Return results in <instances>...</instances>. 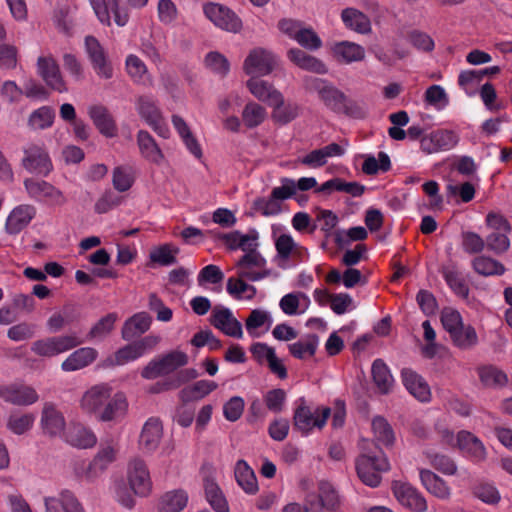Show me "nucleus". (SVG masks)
<instances>
[{
    "label": "nucleus",
    "instance_id": "obj_13",
    "mask_svg": "<svg viewBox=\"0 0 512 512\" xmlns=\"http://www.w3.org/2000/svg\"><path fill=\"white\" fill-rule=\"evenodd\" d=\"M459 141L453 130L437 129L424 135L420 140L421 150L426 154H433L453 149Z\"/></svg>",
    "mask_w": 512,
    "mask_h": 512
},
{
    "label": "nucleus",
    "instance_id": "obj_25",
    "mask_svg": "<svg viewBox=\"0 0 512 512\" xmlns=\"http://www.w3.org/2000/svg\"><path fill=\"white\" fill-rule=\"evenodd\" d=\"M128 407V400L123 392H112L110 399L105 403L97 420L100 422L118 423L127 415Z\"/></svg>",
    "mask_w": 512,
    "mask_h": 512
},
{
    "label": "nucleus",
    "instance_id": "obj_37",
    "mask_svg": "<svg viewBox=\"0 0 512 512\" xmlns=\"http://www.w3.org/2000/svg\"><path fill=\"white\" fill-rule=\"evenodd\" d=\"M88 114L102 135L108 138L116 136L117 128L115 122L106 107L92 105L88 108Z\"/></svg>",
    "mask_w": 512,
    "mask_h": 512
},
{
    "label": "nucleus",
    "instance_id": "obj_42",
    "mask_svg": "<svg viewBox=\"0 0 512 512\" xmlns=\"http://www.w3.org/2000/svg\"><path fill=\"white\" fill-rule=\"evenodd\" d=\"M420 480L425 489L433 496L446 500L450 498L451 489L448 484L430 470L420 471Z\"/></svg>",
    "mask_w": 512,
    "mask_h": 512
},
{
    "label": "nucleus",
    "instance_id": "obj_12",
    "mask_svg": "<svg viewBox=\"0 0 512 512\" xmlns=\"http://www.w3.org/2000/svg\"><path fill=\"white\" fill-rule=\"evenodd\" d=\"M23 166L31 173L48 176L53 170V164L45 147L40 144H29L24 149Z\"/></svg>",
    "mask_w": 512,
    "mask_h": 512
},
{
    "label": "nucleus",
    "instance_id": "obj_20",
    "mask_svg": "<svg viewBox=\"0 0 512 512\" xmlns=\"http://www.w3.org/2000/svg\"><path fill=\"white\" fill-rule=\"evenodd\" d=\"M119 452V445L114 440L102 442L93 460L89 463L86 476L96 477L104 472L113 462L116 461Z\"/></svg>",
    "mask_w": 512,
    "mask_h": 512
},
{
    "label": "nucleus",
    "instance_id": "obj_7",
    "mask_svg": "<svg viewBox=\"0 0 512 512\" xmlns=\"http://www.w3.org/2000/svg\"><path fill=\"white\" fill-rule=\"evenodd\" d=\"M127 481L135 495L144 497L152 490V480L146 462L140 457L132 458L127 464Z\"/></svg>",
    "mask_w": 512,
    "mask_h": 512
},
{
    "label": "nucleus",
    "instance_id": "obj_53",
    "mask_svg": "<svg viewBox=\"0 0 512 512\" xmlns=\"http://www.w3.org/2000/svg\"><path fill=\"white\" fill-rule=\"evenodd\" d=\"M207 501L215 512H229V505L217 483L206 479L204 483Z\"/></svg>",
    "mask_w": 512,
    "mask_h": 512
},
{
    "label": "nucleus",
    "instance_id": "obj_64",
    "mask_svg": "<svg viewBox=\"0 0 512 512\" xmlns=\"http://www.w3.org/2000/svg\"><path fill=\"white\" fill-rule=\"evenodd\" d=\"M263 399L269 411L281 413L286 406L287 394L284 389L275 388L266 392Z\"/></svg>",
    "mask_w": 512,
    "mask_h": 512
},
{
    "label": "nucleus",
    "instance_id": "obj_45",
    "mask_svg": "<svg viewBox=\"0 0 512 512\" xmlns=\"http://www.w3.org/2000/svg\"><path fill=\"white\" fill-rule=\"evenodd\" d=\"M235 479L238 485L247 493L255 494L258 491V483L254 471L244 460L237 461L235 465Z\"/></svg>",
    "mask_w": 512,
    "mask_h": 512
},
{
    "label": "nucleus",
    "instance_id": "obj_52",
    "mask_svg": "<svg viewBox=\"0 0 512 512\" xmlns=\"http://www.w3.org/2000/svg\"><path fill=\"white\" fill-rule=\"evenodd\" d=\"M223 239L230 249H241L245 253L257 248L258 246L256 234H242L239 231H233L225 234Z\"/></svg>",
    "mask_w": 512,
    "mask_h": 512
},
{
    "label": "nucleus",
    "instance_id": "obj_57",
    "mask_svg": "<svg viewBox=\"0 0 512 512\" xmlns=\"http://www.w3.org/2000/svg\"><path fill=\"white\" fill-rule=\"evenodd\" d=\"M372 430L378 443L389 446L394 442V432L387 420L377 416L372 420Z\"/></svg>",
    "mask_w": 512,
    "mask_h": 512
},
{
    "label": "nucleus",
    "instance_id": "obj_28",
    "mask_svg": "<svg viewBox=\"0 0 512 512\" xmlns=\"http://www.w3.org/2000/svg\"><path fill=\"white\" fill-rule=\"evenodd\" d=\"M63 436L67 443L81 449L92 448L97 443L95 433L81 423L71 424Z\"/></svg>",
    "mask_w": 512,
    "mask_h": 512
},
{
    "label": "nucleus",
    "instance_id": "obj_27",
    "mask_svg": "<svg viewBox=\"0 0 512 512\" xmlns=\"http://www.w3.org/2000/svg\"><path fill=\"white\" fill-rule=\"evenodd\" d=\"M162 437V422L159 418L150 417L142 427L139 437V447L146 453H152L158 448Z\"/></svg>",
    "mask_w": 512,
    "mask_h": 512
},
{
    "label": "nucleus",
    "instance_id": "obj_26",
    "mask_svg": "<svg viewBox=\"0 0 512 512\" xmlns=\"http://www.w3.org/2000/svg\"><path fill=\"white\" fill-rule=\"evenodd\" d=\"M40 425L43 432L50 436H61L65 433L66 422L64 416L55 404L50 402L43 405Z\"/></svg>",
    "mask_w": 512,
    "mask_h": 512
},
{
    "label": "nucleus",
    "instance_id": "obj_44",
    "mask_svg": "<svg viewBox=\"0 0 512 512\" xmlns=\"http://www.w3.org/2000/svg\"><path fill=\"white\" fill-rule=\"evenodd\" d=\"M319 342L316 334H306L289 344L288 350L293 357L304 360L315 355Z\"/></svg>",
    "mask_w": 512,
    "mask_h": 512
},
{
    "label": "nucleus",
    "instance_id": "obj_5",
    "mask_svg": "<svg viewBox=\"0 0 512 512\" xmlns=\"http://www.w3.org/2000/svg\"><path fill=\"white\" fill-rule=\"evenodd\" d=\"M83 342L75 334L51 336L33 342L31 351L40 357L50 358L69 351Z\"/></svg>",
    "mask_w": 512,
    "mask_h": 512
},
{
    "label": "nucleus",
    "instance_id": "obj_56",
    "mask_svg": "<svg viewBox=\"0 0 512 512\" xmlns=\"http://www.w3.org/2000/svg\"><path fill=\"white\" fill-rule=\"evenodd\" d=\"M272 117L275 121L286 124L294 120L299 114V107L295 103H284V97L281 94L279 104H272Z\"/></svg>",
    "mask_w": 512,
    "mask_h": 512
},
{
    "label": "nucleus",
    "instance_id": "obj_18",
    "mask_svg": "<svg viewBox=\"0 0 512 512\" xmlns=\"http://www.w3.org/2000/svg\"><path fill=\"white\" fill-rule=\"evenodd\" d=\"M210 323L229 337L236 339L243 337L242 324L228 307L215 306L210 316Z\"/></svg>",
    "mask_w": 512,
    "mask_h": 512
},
{
    "label": "nucleus",
    "instance_id": "obj_58",
    "mask_svg": "<svg viewBox=\"0 0 512 512\" xmlns=\"http://www.w3.org/2000/svg\"><path fill=\"white\" fill-rule=\"evenodd\" d=\"M472 265L475 272L483 276L502 275L505 271L501 263L485 256L476 257Z\"/></svg>",
    "mask_w": 512,
    "mask_h": 512
},
{
    "label": "nucleus",
    "instance_id": "obj_63",
    "mask_svg": "<svg viewBox=\"0 0 512 512\" xmlns=\"http://www.w3.org/2000/svg\"><path fill=\"white\" fill-rule=\"evenodd\" d=\"M165 374H169L188 363V355L180 350H174L159 357Z\"/></svg>",
    "mask_w": 512,
    "mask_h": 512
},
{
    "label": "nucleus",
    "instance_id": "obj_38",
    "mask_svg": "<svg viewBox=\"0 0 512 512\" xmlns=\"http://www.w3.org/2000/svg\"><path fill=\"white\" fill-rule=\"evenodd\" d=\"M335 58L342 63L351 64L364 60L366 52L363 46L351 41H340L333 45Z\"/></svg>",
    "mask_w": 512,
    "mask_h": 512
},
{
    "label": "nucleus",
    "instance_id": "obj_17",
    "mask_svg": "<svg viewBox=\"0 0 512 512\" xmlns=\"http://www.w3.org/2000/svg\"><path fill=\"white\" fill-rule=\"evenodd\" d=\"M306 89L316 92L325 105L331 109H338L344 102V94L327 80L306 77L304 80Z\"/></svg>",
    "mask_w": 512,
    "mask_h": 512
},
{
    "label": "nucleus",
    "instance_id": "obj_54",
    "mask_svg": "<svg viewBox=\"0 0 512 512\" xmlns=\"http://www.w3.org/2000/svg\"><path fill=\"white\" fill-rule=\"evenodd\" d=\"M267 116L264 107L256 102H248L242 111V120L246 127L255 128L262 124Z\"/></svg>",
    "mask_w": 512,
    "mask_h": 512
},
{
    "label": "nucleus",
    "instance_id": "obj_14",
    "mask_svg": "<svg viewBox=\"0 0 512 512\" xmlns=\"http://www.w3.org/2000/svg\"><path fill=\"white\" fill-rule=\"evenodd\" d=\"M0 399L15 406H30L39 400L37 391L22 383L0 385Z\"/></svg>",
    "mask_w": 512,
    "mask_h": 512
},
{
    "label": "nucleus",
    "instance_id": "obj_49",
    "mask_svg": "<svg viewBox=\"0 0 512 512\" xmlns=\"http://www.w3.org/2000/svg\"><path fill=\"white\" fill-rule=\"evenodd\" d=\"M54 120V109L50 106H41L31 112L27 124L31 130H45L53 125Z\"/></svg>",
    "mask_w": 512,
    "mask_h": 512
},
{
    "label": "nucleus",
    "instance_id": "obj_40",
    "mask_svg": "<svg viewBox=\"0 0 512 512\" xmlns=\"http://www.w3.org/2000/svg\"><path fill=\"white\" fill-rule=\"evenodd\" d=\"M310 306V298L302 292L285 294L279 301L281 311L287 316L304 314Z\"/></svg>",
    "mask_w": 512,
    "mask_h": 512
},
{
    "label": "nucleus",
    "instance_id": "obj_61",
    "mask_svg": "<svg viewBox=\"0 0 512 512\" xmlns=\"http://www.w3.org/2000/svg\"><path fill=\"white\" fill-rule=\"evenodd\" d=\"M134 182L132 168L128 166H118L113 170L112 183L119 192H125L131 188Z\"/></svg>",
    "mask_w": 512,
    "mask_h": 512
},
{
    "label": "nucleus",
    "instance_id": "obj_23",
    "mask_svg": "<svg viewBox=\"0 0 512 512\" xmlns=\"http://www.w3.org/2000/svg\"><path fill=\"white\" fill-rule=\"evenodd\" d=\"M36 207L31 204H20L14 207L5 221V231L9 235H17L35 218Z\"/></svg>",
    "mask_w": 512,
    "mask_h": 512
},
{
    "label": "nucleus",
    "instance_id": "obj_24",
    "mask_svg": "<svg viewBox=\"0 0 512 512\" xmlns=\"http://www.w3.org/2000/svg\"><path fill=\"white\" fill-rule=\"evenodd\" d=\"M45 512H86L76 495L67 489L44 498Z\"/></svg>",
    "mask_w": 512,
    "mask_h": 512
},
{
    "label": "nucleus",
    "instance_id": "obj_60",
    "mask_svg": "<svg viewBox=\"0 0 512 512\" xmlns=\"http://www.w3.org/2000/svg\"><path fill=\"white\" fill-rule=\"evenodd\" d=\"M319 493L324 509L328 511H335L339 508L341 498L331 483L321 481L319 483Z\"/></svg>",
    "mask_w": 512,
    "mask_h": 512
},
{
    "label": "nucleus",
    "instance_id": "obj_48",
    "mask_svg": "<svg viewBox=\"0 0 512 512\" xmlns=\"http://www.w3.org/2000/svg\"><path fill=\"white\" fill-rule=\"evenodd\" d=\"M245 278L230 277L226 283L227 293L236 300H252L257 289L255 286L250 285L244 281Z\"/></svg>",
    "mask_w": 512,
    "mask_h": 512
},
{
    "label": "nucleus",
    "instance_id": "obj_34",
    "mask_svg": "<svg viewBox=\"0 0 512 512\" xmlns=\"http://www.w3.org/2000/svg\"><path fill=\"white\" fill-rule=\"evenodd\" d=\"M98 357V352L92 347H81L73 351L61 364L65 372L81 370L92 364Z\"/></svg>",
    "mask_w": 512,
    "mask_h": 512
},
{
    "label": "nucleus",
    "instance_id": "obj_31",
    "mask_svg": "<svg viewBox=\"0 0 512 512\" xmlns=\"http://www.w3.org/2000/svg\"><path fill=\"white\" fill-rule=\"evenodd\" d=\"M402 382L411 395L421 402L430 400V388L427 382L418 373L409 368L401 372Z\"/></svg>",
    "mask_w": 512,
    "mask_h": 512
},
{
    "label": "nucleus",
    "instance_id": "obj_22",
    "mask_svg": "<svg viewBox=\"0 0 512 512\" xmlns=\"http://www.w3.org/2000/svg\"><path fill=\"white\" fill-rule=\"evenodd\" d=\"M392 489L394 496L402 506L412 512L427 511L428 506L426 499L409 483L395 481L392 485Z\"/></svg>",
    "mask_w": 512,
    "mask_h": 512
},
{
    "label": "nucleus",
    "instance_id": "obj_2",
    "mask_svg": "<svg viewBox=\"0 0 512 512\" xmlns=\"http://www.w3.org/2000/svg\"><path fill=\"white\" fill-rule=\"evenodd\" d=\"M293 426L302 436L310 435L315 429L321 430L331 416L329 407L312 408L305 397H300L294 402Z\"/></svg>",
    "mask_w": 512,
    "mask_h": 512
},
{
    "label": "nucleus",
    "instance_id": "obj_19",
    "mask_svg": "<svg viewBox=\"0 0 512 512\" xmlns=\"http://www.w3.org/2000/svg\"><path fill=\"white\" fill-rule=\"evenodd\" d=\"M90 4L103 24H111V14L118 26H125L129 20V14L125 8L119 7L118 0H89Z\"/></svg>",
    "mask_w": 512,
    "mask_h": 512
},
{
    "label": "nucleus",
    "instance_id": "obj_47",
    "mask_svg": "<svg viewBox=\"0 0 512 512\" xmlns=\"http://www.w3.org/2000/svg\"><path fill=\"white\" fill-rule=\"evenodd\" d=\"M218 387L217 383L211 380H199L192 385L186 386L179 392L182 401L202 399Z\"/></svg>",
    "mask_w": 512,
    "mask_h": 512
},
{
    "label": "nucleus",
    "instance_id": "obj_46",
    "mask_svg": "<svg viewBox=\"0 0 512 512\" xmlns=\"http://www.w3.org/2000/svg\"><path fill=\"white\" fill-rule=\"evenodd\" d=\"M125 67L131 79L138 84L151 85L152 80L145 63L136 55L130 54L126 57Z\"/></svg>",
    "mask_w": 512,
    "mask_h": 512
},
{
    "label": "nucleus",
    "instance_id": "obj_4",
    "mask_svg": "<svg viewBox=\"0 0 512 512\" xmlns=\"http://www.w3.org/2000/svg\"><path fill=\"white\" fill-rule=\"evenodd\" d=\"M24 187L28 196L36 202L53 207L67 203L65 194L47 181L27 178L24 180Z\"/></svg>",
    "mask_w": 512,
    "mask_h": 512
},
{
    "label": "nucleus",
    "instance_id": "obj_10",
    "mask_svg": "<svg viewBox=\"0 0 512 512\" xmlns=\"http://www.w3.org/2000/svg\"><path fill=\"white\" fill-rule=\"evenodd\" d=\"M136 109L140 117L154 130L155 133L164 139L169 138V128L163 119L160 109L151 97H139L136 102Z\"/></svg>",
    "mask_w": 512,
    "mask_h": 512
},
{
    "label": "nucleus",
    "instance_id": "obj_51",
    "mask_svg": "<svg viewBox=\"0 0 512 512\" xmlns=\"http://www.w3.org/2000/svg\"><path fill=\"white\" fill-rule=\"evenodd\" d=\"M477 373H478L481 383L485 387H489V388L503 387L508 382L507 375L502 370H500L499 368L492 366V365H486V366L479 367L477 369Z\"/></svg>",
    "mask_w": 512,
    "mask_h": 512
},
{
    "label": "nucleus",
    "instance_id": "obj_29",
    "mask_svg": "<svg viewBox=\"0 0 512 512\" xmlns=\"http://www.w3.org/2000/svg\"><path fill=\"white\" fill-rule=\"evenodd\" d=\"M137 145L141 156L146 161L155 165H162L165 162L164 153L149 132L138 131Z\"/></svg>",
    "mask_w": 512,
    "mask_h": 512
},
{
    "label": "nucleus",
    "instance_id": "obj_21",
    "mask_svg": "<svg viewBox=\"0 0 512 512\" xmlns=\"http://www.w3.org/2000/svg\"><path fill=\"white\" fill-rule=\"evenodd\" d=\"M85 48L96 74L100 78H112L113 67L99 41L95 37L87 36L85 39Z\"/></svg>",
    "mask_w": 512,
    "mask_h": 512
},
{
    "label": "nucleus",
    "instance_id": "obj_11",
    "mask_svg": "<svg viewBox=\"0 0 512 512\" xmlns=\"http://www.w3.org/2000/svg\"><path fill=\"white\" fill-rule=\"evenodd\" d=\"M113 388L107 383H100L90 387L80 399L81 409L89 415L98 418L107 400L110 399Z\"/></svg>",
    "mask_w": 512,
    "mask_h": 512
},
{
    "label": "nucleus",
    "instance_id": "obj_33",
    "mask_svg": "<svg viewBox=\"0 0 512 512\" xmlns=\"http://www.w3.org/2000/svg\"><path fill=\"white\" fill-rule=\"evenodd\" d=\"M341 20L347 29L358 34L367 35L372 32L370 18L356 8L347 7L343 9Z\"/></svg>",
    "mask_w": 512,
    "mask_h": 512
},
{
    "label": "nucleus",
    "instance_id": "obj_41",
    "mask_svg": "<svg viewBox=\"0 0 512 512\" xmlns=\"http://www.w3.org/2000/svg\"><path fill=\"white\" fill-rule=\"evenodd\" d=\"M372 379L381 394L392 391L395 381L387 364L382 359H376L371 367Z\"/></svg>",
    "mask_w": 512,
    "mask_h": 512
},
{
    "label": "nucleus",
    "instance_id": "obj_32",
    "mask_svg": "<svg viewBox=\"0 0 512 512\" xmlns=\"http://www.w3.org/2000/svg\"><path fill=\"white\" fill-rule=\"evenodd\" d=\"M441 274L449 288L456 296L462 299L468 298L469 286L465 277L454 263L450 262L443 265L441 268Z\"/></svg>",
    "mask_w": 512,
    "mask_h": 512
},
{
    "label": "nucleus",
    "instance_id": "obj_8",
    "mask_svg": "<svg viewBox=\"0 0 512 512\" xmlns=\"http://www.w3.org/2000/svg\"><path fill=\"white\" fill-rule=\"evenodd\" d=\"M160 342V337L148 335L138 341L125 345L114 354L112 364L123 366L150 353Z\"/></svg>",
    "mask_w": 512,
    "mask_h": 512
},
{
    "label": "nucleus",
    "instance_id": "obj_36",
    "mask_svg": "<svg viewBox=\"0 0 512 512\" xmlns=\"http://www.w3.org/2000/svg\"><path fill=\"white\" fill-rule=\"evenodd\" d=\"M273 324V318L269 311L265 309H253L245 321V327L248 334L253 338H258L266 333Z\"/></svg>",
    "mask_w": 512,
    "mask_h": 512
},
{
    "label": "nucleus",
    "instance_id": "obj_55",
    "mask_svg": "<svg viewBox=\"0 0 512 512\" xmlns=\"http://www.w3.org/2000/svg\"><path fill=\"white\" fill-rule=\"evenodd\" d=\"M450 337L453 343L461 349H469L478 342L477 333L470 325L464 326V324H462Z\"/></svg>",
    "mask_w": 512,
    "mask_h": 512
},
{
    "label": "nucleus",
    "instance_id": "obj_15",
    "mask_svg": "<svg viewBox=\"0 0 512 512\" xmlns=\"http://www.w3.org/2000/svg\"><path fill=\"white\" fill-rule=\"evenodd\" d=\"M205 16L217 27L237 33L242 28L239 17L226 6L217 3H208L204 6Z\"/></svg>",
    "mask_w": 512,
    "mask_h": 512
},
{
    "label": "nucleus",
    "instance_id": "obj_6",
    "mask_svg": "<svg viewBox=\"0 0 512 512\" xmlns=\"http://www.w3.org/2000/svg\"><path fill=\"white\" fill-rule=\"evenodd\" d=\"M237 276L257 282L271 275L266 259L255 249L245 253L237 262Z\"/></svg>",
    "mask_w": 512,
    "mask_h": 512
},
{
    "label": "nucleus",
    "instance_id": "obj_16",
    "mask_svg": "<svg viewBox=\"0 0 512 512\" xmlns=\"http://www.w3.org/2000/svg\"><path fill=\"white\" fill-rule=\"evenodd\" d=\"M37 74L42 78L48 87L64 93L68 91L66 82L63 79L59 65L51 55L40 56L37 59Z\"/></svg>",
    "mask_w": 512,
    "mask_h": 512
},
{
    "label": "nucleus",
    "instance_id": "obj_35",
    "mask_svg": "<svg viewBox=\"0 0 512 512\" xmlns=\"http://www.w3.org/2000/svg\"><path fill=\"white\" fill-rule=\"evenodd\" d=\"M288 59L299 68L316 74H326V64L312 55L307 54L299 48H292L287 52Z\"/></svg>",
    "mask_w": 512,
    "mask_h": 512
},
{
    "label": "nucleus",
    "instance_id": "obj_43",
    "mask_svg": "<svg viewBox=\"0 0 512 512\" xmlns=\"http://www.w3.org/2000/svg\"><path fill=\"white\" fill-rule=\"evenodd\" d=\"M35 420L36 416L31 412L13 411L7 417L6 428L12 434L21 436L33 428Z\"/></svg>",
    "mask_w": 512,
    "mask_h": 512
},
{
    "label": "nucleus",
    "instance_id": "obj_59",
    "mask_svg": "<svg viewBox=\"0 0 512 512\" xmlns=\"http://www.w3.org/2000/svg\"><path fill=\"white\" fill-rule=\"evenodd\" d=\"M116 320L117 314L115 313H109L102 317L95 325L92 326L88 333V337L96 341L103 340L113 330Z\"/></svg>",
    "mask_w": 512,
    "mask_h": 512
},
{
    "label": "nucleus",
    "instance_id": "obj_39",
    "mask_svg": "<svg viewBox=\"0 0 512 512\" xmlns=\"http://www.w3.org/2000/svg\"><path fill=\"white\" fill-rule=\"evenodd\" d=\"M152 317L146 312H138L127 319L122 327V338L130 341L150 329Z\"/></svg>",
    "mask_w": 512,
    "mask_h": 512
},
{
    "label": "nucleus",
    "instance_id": "obj_9",
    "mask_svg": "<svg viewBox=\"0 0 512 512\" xmlns=\"http://www.w3.org/2000/svg\"><path fill=\"white\" fill-rule=\"evenodd\" d=\"M277 65V57L269 50L255 48L244 60L243 69L251 78L270 74Z\"/></svg>",
    "mask_w": 512,
    "mask_h": 512
},
{
    "label": "nucleus",
    "instance_id": "obj_62",
    "mask_svg": "<svg viewBox=\"0 0 512 512\" xmlns=\"http://www.w3.org/2000/svg\"><path fill=\"white\" fill-rule=\"evenodd\" d=\"M391 162L389 156L384 153L380 152L378 154V158H375L374 156H368L363 164H362V171L367 175H373L378 173L379 171H387L390 169Z\"/></svg>",
    "mask_w": 512,
    "mask_h": 512
},
{
    "label": "nucleus",
    "instance_id": "obj_50",
    "mask_svg": "<svg viewBox=\"0 0 512 512\" xmlns=\"http://www.w3.org/2000/svg\"><path fill=\"white\" fill-rule=\"evenodd\" d=\"M188 502V495L183 490H173L165 493L159 501L161 512H180Z\"/></svg>",
    "mask_w": 512,
    "mask_h": 512
},
{
    "label": "nucleus",
    "instance_id": "obj_30",
    "mask_svg": "<svg viewBox=\"0 0 512 512\" xmlns=\"http://www.w3.org/2000/svg\"><path fill=\"white\" fill-rule=\"evenodd\" d=\"M247 88L250 93L259 101L266 103L268 106L279 104L281 101V92L278 91L271 83L257 78H250L247 81Z\"/></svg>",
    "mask_w": 512,
    "mask_h": 512
},
{
    "label": "nucleus",
    "instance_id": "obj_1",
    "mask_svg": "<svg viewBox=\"0 0 512 512\" xmlns=\"http://www.w3.org/2000/svg\"><path fill=\"white\" fill-rule=\"evenodd\" d=\"M360 449L361 454L356 460L357 474L365 485L377 487L381 482L380 473L390 469L389 461L372 441L363 440Z\"/></svg>",
    "mask_w": 512,
    "mask_h": 512
},
{
    "label": "nucleus",
    "instance_id": "obj_3",
    "mask_svg": "<svg viewBox=\"0 0 512 512\" xmlns=\"http://www.w3.org/2000/svg\"><path fill=\"white\" fill-rule=\"evenodd\" d=\"M441 440L450 447H457L464 456L472 461L480 462L486 458V449L482 441L473 433L461 430L455 436L449 429H442L440 432Z\"/></svg>",
    "mask_w": 512,
    "mask_h": 512
}]
</instances>
